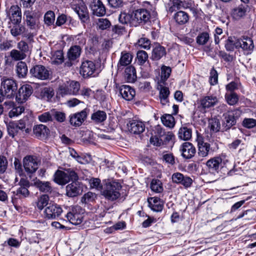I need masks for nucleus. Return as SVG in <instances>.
Returning a JSON list of instances; mask_svg holds the SVG:
<instances>
[{"mask_svg":"<svg viewBox=\"0 0 256 256\" xmlns=\"http://www.w3.org/2000/svg\"><path fill=\"white\" fill-rule=\"evenodd\" d=\"M26 120L10 122L7 124V130L9 136L12 138L15 136H24L31 132L30 126Z\"/></svg>","mask_w":256,"mask_h":256,"instance_id":"obj_1","label":"nucleus"},{"mask_svg":"<svg viewBox=\"0 0 256 256\" xmlns=\"http://www.w3.org/2000/svg\"><path fill=\"white\" fill-rule=\"evenodd\" d=\"M121 188V185L118 182H106L102 191V195L109 200H115L120 196V190Z\"/></svg>","mask_w":256,"mask_h":256,"instance_id":"obj_2","label":"nucleus"},{"mask_svg":"<svg viewBox=\"0 0 256 256\" xmlns=\"http://www.w3.org/2000/svg\"><path fill=\"white\" fill-rule=\"evenodd\" d=\"M54 176V182L60 185H64L70 180H77L78 179V174L70 169L67 170L66 172L57 170Z\"/></svg>","mask_w":256,"mask_h":256,"instance_id":"obj_3","label":"nucleus"},{"mask_svg":"<svg viewBox=\"0 0 256 256\" xmlns=\"http://www.w3.org/2000/svg\"><path fill=\"white\" fill-rule=\"evenodd\" d=\"M0 88L4 92L6 97L10 98L14 96L18 85L13 79L4 77L1 79Z\"/></svg>","mask_w":256,"mask_h":256,"instance_id":"obj_4","label":"nucleus"},{"mask_svg":"<svg viewBox=\"0 0 256 256\" xmlns=\"http://www.w3.org/2000/svg\"><path fill=\"white\" fill-rule=\"evenodd\" d=\"M70 6L82 22L88 19V9L82 0H73L70 2Z\"/></svg>","mask_w":256,"mask_h":256,"instance_id":"obj_5","label":"nucleus"},{"mask_svg":"<svg viewBox=\"0 0 256 256\" xmlns=\"http://www.w3.org/2000/svg\"><path fill=\"white\" fill-rule=\"evenodd\" d=\"M30 74L32 77L44 80L50 78V72L48 68L42 64H36L30 69Z\"/></svg>","mask_w":256,"mask_h":256,"instance_id":"obj_6","label":"nucleus"},{"mask_svg":"<svg viewBox=\"0 0 256 256\" xmlns=\"http://www.w3.org/2000/svg\"><path fill=\"white\" fill-rule=\"evenodd\" d=\"M134 20L138 23L146 24L150 19L154 20L157 16V12L155 10H152V13H150L148 10L141 8L134 12Z\"/></svg>","mask_w":256,"mask_h":256,"instance_id":"obj_7","label":"nucleus"},{"mask_svg":"<svg viewBox=\"0 0 256 256\" xmlns=\"http://www.w3.org/2000/svg\"><path fill=\"white\" fill-rule=\"evenodd\" d=\"M224 122L223 126L225 130L230 128L236 124V120L240 116V112L238 109L228 110L224 114Z\"/></svg>","mask_w":256,"mask_h":256,"instance_id":"obj_8","label":"nucleus"},{"mask_svg":"<svg viewBox=\"0 0 256 256\" xmlns=\"http://www.w3.org/2000/svg\"><path fill=\"white\" fill-rule=\"evenodd\" d=\"M24 16L26 26L30 30H36L39 28L40 14L28 10Z\"/></svg>","mask_w":256,"mask_h":256,"instance_id":"obj_9","label":"nucleus"},{"mask_svg":"<svg viewBox=\"0 0 256 256\" xmlns=\"http://www.w3.org/2000/svg\"><path fill=\"white\" fill-rule=\"evenodd\" d=\"M96 71L95 63L89 60L82 62L80 68V73L84 78H88L94 76Z\"/></svg>","mask_w":256,"mask_h":256,"instance_id":"obj_10","label":"nucleus"},{"mask_svg":"<svg viewBox=\"0 0 256 256\" xmlns=\"http://www.w3.org/2000/svg\"><path fill=\"white\" fill-rule=\"evenodd\" d=\"M80 89V84L78 82L72 81L70 84L60 86L58 92L62 96L66 94L76 95Z\"/></svg>","mask_w":256,"mask_h":256,"instance_id":"obj_11","label":"nucleus"},{"mask_svg":"<svg viewBox=\"0 0 256 256\" xmlns=\"http://www.w3.org/2000/svg\"><path fill=\"white\" fill-rule=\"evenodd\" d=\"M235 48H241L246 54H250L254 50V46L252 39L248 36H242L234 42Z\"/></svg>","mask_w":256,"mask_h":256,"instance_id":"obj_12","label":"nucleus"},{"mask_svg":"<svg viewBox=\"0 0 256 256\" xmlns=\"http://www.w3.org/2000/svg\"><path fill=\"white\" fill-rule=\"evenodd\" d=\"M23 165L27 173L33 174L38 168V162L36 156H28L23 159Z\"/></svg>","mask_w":256,"mask_h":256,"instance_id":"obj_13","label":"nucleus"},{"mask_svg":"<svg viewBox=\"0 0 256 256\" xmlns=\"http://www.w3.org/2000/svg\"><path fill=\"white\" fill-rule=\"evenodd\" d=\"M32 92L33 88L30 85L26 84L22 86L16 95V100L20 104L26 102L32 95Z\"/></svg>","mask_w":256,"mask_h":256,"instance_id":"obj_14","label":"nucleus"},{"mask_svg":"<svg viewBox=\"0 0 256 256\" xmlns=\"http://www.w3.org/2000/svg\"><path fill=\"white\" fill-rule=\"evenodd\" d=\"M87 109L85 108L80 112L72 114L70 116V122L74 126H80L87 117Z\"/></svg>","mask_w":256,"mask_h":256,"instance_id":"obj_15","label":"nucleus"},{"mask_svg":"<svg viewBox=\"0 0 256 256\" xmlns=\"http://www.w3.org/2000/svg\"><path fill=\"white\" fill-rule=\"evenodd\" d=\"M198 146V156L200 157L205 158L212 152V150L210 148V145L208 142H205L203 140L202 136H198L197 139Z\"/></svg>","mask_w":256,"mask_h":256,"instance_id":"obj_16","label":"nucleus"},{"mask_svg":"<svg viewBox=\"0 0 256 256\" xmlns=\"http://www.w3.org/2000/svg\"><path fill=\"white\" fill-rule=\"evenodd\" d=\"M62 212V208L57 204H50L44 210L46 217L48 219H56Z\"/></svg>","mask_w":256,"mask_h":256,"instance_id":"obj_17","label":"nucleus"},{"mask_svg":"<svg viewBox=\"0 0 256 256\" xmlns=\"http://www.w3.org/2000/svg\"><path fill=\"white\" fill-rule=\"evenodd\" d=\"M129 132L136 134H140L143 132L145 130L144 124L137 120H131L127 124Z\"/></svg>","mask_w":256,"mask_h":256,"instance_id":"obj_18","label":"nucleus"},{"mask_svg":"<svg viewBox=\"0 0 256 256\" xmlns=\"http://www.w3.org/2000/svg\"><path fill=\"white\" fill-rule=\"evenodd\" d=\"M133 56L128 52H122L118 62L117 64V68L118 72H122L128 66H130Z\"/></svg>","mask_w":256,"mask_h":256,"instance_id":"obj_19","label":"nucleus"},{"mask_svg":"<svg viewBox=\"0 0 256 256\" xmlns=\"http://www.w3.org/2000/svg\"><path fill=\"white\" fill-rule=\"evenodd\" d=\"M72 182L66 186V194L69 197H74L80 194L82 188L77 180H72Z\"/></svg>","mask_w":256,"mask_h":256,"instance_id":"obj_20","label":"nucleus"},{"mask_svg":"<svg viewBox=\"0 0 256 256\" xmlns=\"http://www.w3.org/2000/svg\"><path fill=\"white\" fill-rule=\"evenodd\" d=\"M180 150L182 156L186 159L192 158L196 152L195 147L189 142H185L181 146Z\"/></svg>","mask_w":256,"mask_h":256,"instance_id":"obj_21","label":"nucleus"},{"mask_svg":"<svg viewBox=\"0 0 256 256\" xmlns=\"http://www.w3.org/2000/svg\"><path fill=\"white\" fill-rule=\"evenodd\" d=\"M90 7L94 15L100 16L106 14L105 6L100 0H90Z\"/></svg>","mask_w":256,"mask_h":256,"instance_id":"obj_22","label":"nucleus"},{"mask_svg":"<svg viewBox=\"0 0 256 256\" xmlns=\"http://www.w3.org/2000/svg\"><path fill=\"white\" fill-rule=\"evenodd\" d=\"M79 209V208H75L66 214V218L72 224L78 225L82 222L83 216L82 214L78 212Z\"/></svg>","mask_w":256,"mask_h":256,"instance_id":"obj_23","label":"nucleus"},{"mask_svg":"<svg viewBox=\"0 0 256 256\" xmlns=\"http://www.w3.org/2000/svg\"><path fill=\"white\" fill-rule=\"evenodd\" d=\"M33 132L35 136L41 140L46 138L50 134V130L45 125L40 124L34 126Z\"/></svg>","mask_w":256,"mask_h":256,"instance_id":"obj_24","label":"nucleus"},{"mask_svg":"<svg viewBox=\"0 0 256 256\" xmlns=\"http://www.w3.org/2000/svg\"><path fill=\"white\" fill-rule=\"evenodd\" d=\"M218 102V99L214 95L206 96L200 100V105L204 109L214 107Z\"/></svg>","mask_w":256,"mask_h":256,"instance_id":"obj_25","label":"nucleus"},{"mask_svg":"<svg viewBox=\"0 0 256 256\" xmlns=\"http://www.w3.org/2000/svg\"><path fill=\"white\" fill-rule=\"evenodd\" d=\"M222 156H221L214 157L207 161L206 166L208 168L210 172H218L222 160Z\"/></svg>","mask_w":256,"mask_h":256,"instance_id":"obj_26","label":"nucleus"},{"mask_svg":"<svg viewBox=\"0 0 256 256\" xmlns=\"http://www.w3.org/2000/svg\"><path fill=\"white\" fill-rule=\"evenodd\" d=\"M120 93L123 98L126 100H130L136 95L134 90L127 85H122L120 88Z\"/></svg>","mask_w":256,"mask_h":256,"instance_id":"obj_27","label":"nucleus"},{"mask_svg":"<svg viewBox=\"0 0 256 256\" xmlns=\"http://www.w3.org/2000/svg\"><path fill=\"white\" fill-rule=\"evenodd\" d=\"M82 49L76 45L70 47L67 52V57L70 62L77 60L81 54Z\"/></svg>","mask_w":256,"mask_h":256,"instance_id":"obj_28","label":"nucleus"},{"mask_svg":"<svg viewBox=\"0 0 256 256\" xmlns=\"http://www.w3.org/2000/svg\"><path fill=\"white\" fill-rule=\"evenodd\" d=\"M12 16L10 20L14 24H18L21 22L22 14L20 8L18 6H12L10 8Z\"/></svg>","mask_w":256,"mask_h":256,"instance_id":"obj_29","label":"nucleus"},{"mask_svg":"<svg viewBox=\"0 0 256 256\" xmlns=\"http://www.w3.org/2000/svg\"><path fill=\"white\" fill-rule=\"evenodd\" d=\"M124 77L128 82H134L137 78L136 70L134 66H130L125 68Z\"/></svg>","mask_w":256,"mask_h":256,"instance_id":"obj_30","label":"nucleus"},{"mask_svg":"<svg viewBox=\"0 0 256 256\" xmlns=\"http://www.w3.org/2000/svg\"><path fill=\"white\" fill-rule=\"evenodd\" d=\"M34 186L40 191L44 193H51L52 188L49 182H42L39 180L34 182Z\"/></svg>","mask_w":256,"mask_h":256,"instance_id":"obj_31","label":"nucleus"},{"mask_svg":"<svg viewBox=\"0 0 256 256\" xmlns=\"http://www.w3.org/2000/svg\"><path fill=\"white\" fill-rule=\"evenodd\" d=\"M107 115L104 111L98 110L91 115V120L95 124H98L104 122L106 119Z\"/></svg>","mask_w":256,"mask_h":256,"instance_id":"obj_32","label":"nucleus"},{"mask_svg":"<svg viewBox=\"0 0 256 256\" xmlns=\"http://www.w3.org/2000/svg\"><path fill=\"white\" fill-rule=\"evenodd\" d=\"M166 54V52L164 48L157 44L152 50L151 58L152 60H158Z\"/></svg>","mask_w":256,"mask_h":256,"instance_id":"obj_33","label":"nucleus"},{"mask_svg":"<svg viewBox=\"0 0 256 256\" xmlns=\"http://www.w3.org/2000/svg\"><path fill=\"white\" fill-rule=\"evenodd\" d=\"M192 136V130L186 126H182L178 130V137L184 140H188Z\"/></svg>","mask_w":256,"mask_h":256,"instance_id":"obj_34","label":"nucleus"},{"mask_svg":"<svg viewBox=\"0 0 256 256\" xmlns=\"http://www.w3.org/2000/svg\"><path fill=\"white\" fill-rule=\"evenodd\" d=\"M170 90L168 88L160 86L159 98L160 100V103L162 105H166L168 102V96L170 95Z\"/></svg>","mask_w":256,"mask_h":256,"instance_id":"obj_35","label":"nucleus"},{"mask_svg":"<svg viewBox=\"0 0 256 256\" xmlns=\"http://www.w3.org/2000/svg\"><path fill=\"white\" fill-rule=\"evenodd\" d=\"M174 18L177 24L180 25H182L188 22L189 17L187 13L186 12L179 11L174 14Z\"/></svg>","mask_w":256,"mask_h":256,"instance_id":"obj_36","label":"nucleus"},{"mask_svg":"<svg viewBox=\"0 0 256 256\" xmlns=\"http://www.w3.org/2000/svg\"><path fill=\"white\" fill-rule=\"evenodd\" d=\"M16 70L19 78H24L28 73V67L25 62L20 61L16 66Z\"/></svg>","mask_w":256,"mask_h":256,"instance_id":"obj_37","label":"nucleus"},{"mask_svg":"<svg viewBox=\"0 0 256 256\" xmlns=\"http://www.w3.org/2000/svg\"><path fill=\"white\" fill-rule=\"evenodd\" d=\"M248 8L247 5H240L234 10L232 13L236 19L244 16L246 14Z\"/></svg>","mask_w":256,"mask_h":256,"instance_id":"obj_38","label":"nucleus"},{"mask_svg":"<svg viewBox=\"0 0 256 256\" xmlns=\"http://www.w3.org/2000/svg\"><path fill=\"white\" fill-rule=\"evenodd\" d=\"M174 6L177 10L181 8H190L193 5V2L191 0H174Z\"/></svg>","mask_w":256,"mask_h":256,"instance_id":"obj_39","label":"nucleus"},{"mask_svg":"<svg viewBox=\"0 0 256 256\" xmlns=\"http://www.w3.org/2000/svg\"><path fill=\"white\" fill-rule=\"evenodd\" d=\"M54 95V92L52 88L45 87L42 88L40 92V96L42 99L49 100Z\"/></svg>","mask_w":256,"mask_h":256,"instance_id":"obj_40","label":"nucleus"},{"mask_svg":"<svg viewBox=\"0 0 256 256\" xmlns=\"http://www.w3.org/2000/svg\"><path fill=\"white\" fill-rule=\"evenodd\" d=\"M162 123L170 128H173L175 125L174 118L172 114H165L161 117Z\"/></svg>","mask_w":256,"mask_h":256,"instance_id":"obj_41","label":"nucleus"},{"mask_svg":"<svg viewBox=\"0 0 256 256\" xmlns=\"http://www.w3.org/2000/svg\"><path fill=\"white\" fill-rule=\"evenodd\" d=\"M51 59L53 64H62L64 60V53L62 50H58L53 52Z\"/></svg>","mask_w":256,"mask_h":256,"instance_id":"obj_42","label":"nucleus"},{"mask_svg":"<svg viewBox=\"0 0 256 256\" xmlns=\"http://www.w3.org/2000/svg\"><path fill=\"white\" fill-rule=\"evenodd\" d=\"M225 99L226 102L230 106L236 104L239 100V96L236 93L230 92L225 94Z\"/></svg>","mask_w":256,"mask_h":256,"instance_id":"obj_43","label":"nucleus"},{"mask_svg":"<svg viewBox=\"0 0 256 256\" xmlns=\"http://www.w3.org/2000/svg\"><path fill=\"white\" fill-rule=\"evenodd\" d=\"M208 127L210 131L213 132H216L220 131V120L216 118L210 119L208 120Z\"/></svg>","mask_w":256,"mask_h":256,"instance_id":"obj_44","label":"nucleus"},{"mask_svg":"<svg viewBox=\"0 0 256 256\" xmlns=\"http://www.w3.org/2000/svg\"><path fill=\"white\" fill-rule=\"evenodd\" d=\"M119 22L123 25L128 24V23H132V20H134L132 15L126 12H121L118 16Z\"/></svg>","mask_w":256,"mask_h":256,"instance_id":"obj_45","label":"nucleus"},{"mask_svg":"<svg viewBox=\"0 0 256 256\" xmlns=\"http://www.w3.org/2000/svg\"><path fill=\"white\" fill-rule=\"evenodd\" d=\"M17 48L26 56L30 54L31 49L28 44L24 40H21L17 44Z\"/></svg>","mask_w":256,"mask_h":256,"instance_id":"obj_46","label":"nucleus"},{"mask_svg":"<svg viewBox=\"0 0 256 256\" xmlns=\"http://www.w3.org/2000/svg\"><path fill=\"white\" fill-rule=\"evenodd\" d=\"M72 40L74 44V45L80 46L82 49L86 43V38L82 33L74 36Z\"/></svg>","mask_w":256,"mask_h":256,"instance_id":"obj_47","label":"nucleus"},{"mask_svg":"<svg viewBox=\"0 0 256 256\" xmlns=\"http://www.w3.org/2000/svg\"><path fill=\"white\" fill-rule=\"evenodd\" d=\"M152 190L156 193H160L163 191V187L162 182L156 179H153L150 183Z\"/></svg>","mask_w":256,"mask_h":256,"instance_id":"obj_48","label":"nucleus"},{"mask_svg":"<svg viewBox=\"0 0 256 256\" xmlns=\"http://www.w3.org/2000/svg\"><path fill=\"white\" fill-rule=\"evenodd\" d=\"M10 56L12 59L15 61L22 60L26 58L25 54H22L19 50L16 49L10 51Z\"/></svg>","mask_w":256,"mask_h":256,"instance_id":"obj_49","label":"nucleus"},{"mask_svg":"<svg viewBox=\"0 0 256 256\" xmlns=\"http://www.w3.org/2000/svg\"><path fill=\"white\" fill-rule=\"evenodd\" d=\"M50 198L47 194H42L41 196L36 202V206L40 210H42L44 206H47L48 203Z\"/></svg>","mask_w":256,"mask_h":256,"instance_id":"obj_50","label":"nucleus"},{"mask_svg":"<svg viewBox=\"0 0 256 256\" xmlns=\"http://www.w3.org/2000/svg\"><path fill=\"white\" fill-rule=\"evenodd\" d=\"M55 21V14L53 11H48L44 16V22L48 26L54 24Z\"/></svg>","mask_w":256,"mask_h":256,"instance_id":"obj_51","label":"nucleus"},{"mask_svg":"<svg viewBox=\"0 0 256 256\" xmlns=\"http://www.w3.org/2000/svg\"><path fill=\"white\" fill-rule=\"evenodd\" d=\"M210 39L209 34L206 32L200 33L196 38V41L199 45H204Z\"/></svg>","mask_w":256,"mask_h":256,"instance_id":"obj_52","label":"nucleus"},{"mask_svg":"<svg viewBox=\"0 0 256 256\" xmlns=\"http://www.w3.org/2000/svg\"><path fill=\"white\" fill-rule=\"evenodd\" d=\"M24 111L22 106H14L8 112V116L10 118L16 117L20 115Z\"/></svg>","mask_w":256,"mask_h":256,"instance_id":"obj_53","label":"nucleus"},{"mask_svg":"<svg viewBox=\"0 0 256 256\" xmlns=\"http://www.w3.org/2000/svg\"><path fill=\"white\" fill-rule=\"evenodd\" d=\"M25 29L26 28L22 25L15 24L10 29V34L12 36L16 37L24 32Z\"/></svg>","mask_w":256,"mask_h":256,"instance_id":"obj_54","label":"nucleus"},{"mask_svg":"<svg viewBox=\"0 0 256 256\" xmlns=\"http://www.w3.org/2000/svg\"><path fill=\"white\" fill-rule=\"evenodd\" d=\"M138 62L140 66H142L148 60V54L144 50H138L136 54Z\"/></svg>","mask_w":256,"mask_h":256,"instance_id":"obj_55","label":"nucleus"},{"mask_svg":"<svg viewBox=\"0 0 256 256\" xmlns=\"http://www.w3.org/2000/svg\"><path fill=\"white\" fill-rule=\"evenodd\" d=\"M38 120L42 122H47L53 120L52 110L42 113L38 116Z\"/></svg>","mask_w":256,"mask_h":256,"instance_id":"obj_56","label":"nucleus"},{"mask_svg":"<svg viewBox=\"0 0 256 256\" xmlns=\"http://www.w3.org/2000/svg\"><path fill=\"white\" fill-rule=\"evenodd\" d=\"M52 118H54L57 122H62L66 120V114L62 112L57 111L54 110H52Z\"/></svg>","mask_w":256,"mask_h":256,"instance_id":"obj_57","label":"nucleus"},{"mask_svg":"<svg viewBox=\"0 0 256 256\" xmlns=\"http://www.w3.org/2000/svg\"><path fill=\"white\" fill-rule=\"evenodd\" d=\"M97 25L100 29L104 30L110 26L111 23L106 18H100L98 19Z\"/></svg>","mask_w":256,"mask_h":256,"instance_id":"obj_58","label":"nucleus"},{"mask_svg":"<svg viewBox=\"0 0 256 256\" xmlns=\"http://www.w3.org/2000/svg\"><path fill=\"white\" fill-rule=\"evenodd\" d=\"M209 82L212 86H214L218 82V73L214 68L210 72Z\"/></svg>","mask_w":256,"mask_h":256,"instance_id":"obj_59","label":"nucleus"},{"mask_svg":"<svg viewBox=\"0 0 256 256\" xmlns=\"http://www.w3.org/2000/svg\"><path fill=\"white\" fill-rule=\"evenodd\" d=\"M95 194L92 192H88L85 194L82 198L81 202L84 204H88L94 200Z\"/></svg>","mask_w":256,"mask_h":256,"instance_id":"obj_60","label":"nucleus"},{"mask_svg":"<svg viewBox=\"0 0 256 256\" xmlns=\"http://www.w3.org/2000/svg\"><path fill=\"white\" fill-rule=\"evenodd\" d=\"M182 179V181L180 182L178 184L183 186L185 188H188L191 187L193 182V180L191 178L187 176L184 175L183 178Z\"/></svg>","mask_w":256,"mask_h":256,"instance_id":"obj_61","label":"nucleus"},{"mask_svg":"<svg viewBox=\"0 0 256 256\" xmlns=\"http://www.w3.org/2000/svg\"><path fill=\"white\" fill-rule=\"evenodd\" d=\"M242 126L248 128H252L256 126V120L245 118L242 121Z\"/></svg>","mask_w":256,"mask_h":256,"instance_id":"obj_62","label":"nucleus"},{"mask_svg":"<svg viewBox=\"0 0 256 256\" xmlns=\"http://www.w3.org/2000/svg\"><path fill=\"white\" fill-rule=\"evenodd\" d=\"M112 32L118 35H122L126 32L124 25L116 24L112 27Z\"/></svg>","mask_w":256,"mask_h":256,"instance_id":"obj_63","label":"nucleus"},{"mask_svg":"<svg viewBox=\"0 0 256 256\" xmlns=\"http://www.w3.org/2000/svg\"><path fill=\"white\" fill-rule=\"evenodd\" d=\"M161 78L163 80H166L171 73V68L169 66H162L161 69Z\"/></svg>","mask_w":256,"mask_h":256,"instance_id":"obj_64","label":"nucleus"}]
</instances>
